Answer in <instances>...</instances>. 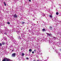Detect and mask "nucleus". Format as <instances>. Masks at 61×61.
Instances as JSON below:
<instances>
[{"label":"nucleus","instance_id":"nucleus-12","mask_svg":"<svg viewBox=\"0 0 61 61\" xmlns=\"http://www.w3.org/2000/svg\"><path fill=\"white\" fill-rule=\"evenodd\" d=\"M19 39H21V38H20V37H19Z\"/></svg>","mask_w":61,"mask_h":61},{"label":"nucleus","instance_id":"nucleus-11","mask_svg":"<svg viewBox=\"0 0 61 61\" xmlns=\"http://www.w3.org/2000/svg\"><path fill=\"white\" fill-rule=\"evenodd\" d=\"M24 55H25L24 54V53H22V56H24Z\"/></svg>","mask_w":61,"mask_h":61},{"label":"nucleus","instance_id":"nucleus-24","mask_svg":"<svg viewBox=\"0 0 61 61\" xmlns=\"http://www.w3.org/2000/svg\"><path fill=\"white\" fill-rule=\"evenodd\" d=\"M37 61H39L37 60Z\"/></svg>","mask_w":61,"mask_h":61},{"label":"nucleus","instance_id":"nucleus-14","mask_svg":"<svg viewBox=\"0 0 61 61\" xmlns=\"http://www.w3.org/2000/svg\"><path fill=\"white\" fill-rule=\"evenodd\" d=\"M2 44L1 43H0V46H2Z\"/></svg>","mask_w":61,"mask_h":61},{"label":"nucleus","instance_id":"nucleus-23","mask_svg":"<svg viewBox=\"0 0 61 61\" xmlns=\"http://www.w3.org/2000/svg\"><path fill=\"white\" fill-rule=\"evenodd\" d=\"M13 50H12V51H13Z\"/></svg>","mask_w":61,"mask_h":61},{"label":"nucleus","instance_id":"nucleus-15","mask_svg":"<svg viewBox=\"0 0 61 61\" xmlns=\"http://www.w3.org/2000/svg\"><path fill=\"white\" fill-rule=\"evenodd\" d=\"M53 39H56V38L55 37H54Z\"/></svg>","mask_w":61,"mask_h":61},{"label":"nucleus","instance_id":"nucleus-2","mask_svg":"<svg viewBox=\"0 0 61 61\" xmlns=\"http://www.w3.org/2000/svg\"><path fill=\"white\" fill-rule=\"evenodd\" d=\"M13 17L14 18H16V17H17V16L16 15V14H15L13 15Z\"/></svg>","mask_w":61,"mask_h":61},{"label":"nucleus","instance_id":"nucleus-18","mask_svg":"<svg viewBox=\"0 0 61 61\" xmlns=\"http://www.w3.org/2000/svg\"><path fill=\"white\" fill-rule=\"evenodd\" d=\"M4 34H5V35H6V32L4 33Z\"/></svg>","mask_w":61,"mask_h":61},{"label":"nucleus","instance_id":"nucleus-8","mask_svg":"<svg viewBox=\"0 0 61 61\" xmlns=\"http://www.w3.org/2000/svg\"><path fill=\"white\" fill-rule=\"evenodd\" d=\"M50 29H52V27H51V26H50Z\"/></svg>","mask_w":61,"mask_h":61},{"label":"nucleus","instance_id":"nucleus-13","mask_svg":"<svg viewBox=\"0 0 61 61\" xmlns=\"http://www.w3.org/2000/svg\"><path fill=\"white\" fill-rule=\"evenodd\" d=\"M50 17H52V16L51 15H50Z\"/></svg>","mask_w":61,"mask_h":61},{"label":"nucleus","instance_id":"nucleus-19","mask_svg":"<svg viewBox=\"0 0 61 61\" xmlns=\"http://www.w3.org/2000/svg\"><path fill=\"white\" fill-rule=\"evenodd\" d=\"M26 59H29V58H26Z\"/></svg>","mask_w":61,"mask_h":61},{"label":"nucleus","instance_id":"nucleus-9","mask_svg":"<svg viewBox=\"0 0 61 61\" xmlns=\"http://www.w3.org/2000/svg\"><path fill=\"white\" fill-rule=\"evenodd\" d=\"M58 14H59V13H58V12H57L56 13V15H58Z\"/></svg>","mask_w":61,"mask_h":61},{"label":"nucleus","instance_id":"nucleus-20","mask_svg":"<svg viewBox=\"0 0 61 61\" xmlns=\"http://www.w3.org/2000/svg\"><path fill=\"white\" fill-rule=\"evenodd\" d=\"M24 23H25V22H23L22 23V24H24Z\"/></svg>","mask_w":61,"mask_h":61},{"label":"nucleus","instance_id":"nucleus-22","mask_svg":"<svg viewBox=\"0 0 61 61\" xmlns=\"http://www.w3.org/2000/svg\"><path fill=\"white\" fill-rule=\"evenodd\" d=\"M34 51L35 52H36V49L34 50Z\"/></svg>","mask_w":61,"mask_h":61},{"label":"nucleus","instance_id":"nucleus-17","mask_svg":"<svg viewBox=\"0 0 61 61\" xmlns=\"http://www.w3.org/2000/svg\"><path fill=\"white\" fill-rule=\"evenodd\" d=\"M32 54H34V51H33L32 52Z\"/></svg>","mask_w":61,"mask_h":61},{"label":"nucleus","instance_id":"nucleus-16","mask_svg":"<svg viewBox=\"0 0 61 61\" xmlns=\"http://www.w3.org/2000/svg\"><path fill=\"white\" fill-rule=\"evenodd\" d=\"M7 23L9 24V25L10 24V22H8Z\"/></svg>","mask_w":61,"mask_h":61},{"label":"nucleus","instance_id":"nucleus-21","mask_svg":"<svg viewBox=\"0 0 61 61\" xmlns=\"http://www.w3.org/2000/svg\"><path fill=\"white\" fill-rule=\"evenodd\" d=\"M29 2H31V0H29Z\"/></svg>","mask_w":61,"mask_h":61},{"label":"nucleus","instance_id":"nucleus-5","mask_svg":"<svg viewBox=\"0 0 61 61\" xmlns=\"http://www.w3.org/2000/svg\"><path fill=\"white\" fill-rule=\"evenodd\" d=\"M42 31H46V29H42Z\"/></svg>","mask_w":61,"mask_h":61},{"label":"nucleus","instance_id":"nucleus-7","mask_svg":"<svg viewBox=\"0 0 61 61\" xmlns=\"http://www.w3.org/2000/svg\"><path fill=\"white\" fill-rule=\"evenodd\" d=\"M4 5L5 6H6V4L5 3V2H4Z\"/></svg>","mask_w":61,"mask_h":61},{"label":"nucleus","instance_id":"nucleus-1","mask_svg":"<svg viewBox=\"0 0 61 61\" xmlns=\"http://www.w3.org/2000/svg\"><path fill=\"white\" fill-rule=\"evenodd\" d=\"M10 60L9 59H8L7 58H4L2 61H9Z\"/></svg>","mask_w":61,"mask_h":61},{"label":"nucleus","instance_id":"nucleus-10","mask_svg":"<svg viewBox=\"0 0 61 61\" xmlns=\"http://www.w3.org/2000/svg\"><path fill=\"white\" fill-rule=\"evenodd\" d=\"M5 43L4 42L2 43V45H5Z\"/></svg>","mask_w":61,"mask_h":61},{"label":"nucleus","instance_id":"nucleus-3","mask_svg":"<svg viewBox=\"0 0 61 61\" xmlns=\"http://www.w3.org/2000/svg\"><path fill=\"white\" fill-rule=\"evenodd\" d=\"M15 53H13L12 55V57H15Z\"/></svg>","mask_w":61,"mask_h":61},{"label":"nucleus","instance_id":"nucleus-25","mask_svg":"<svg viewBox=\"0 0 61 61\" xmlns=\"http://www.w3.org/2000/svg\"><path fill=\"white\" fill-rule=\"evenodd\" d=\"M60 50H61V49H60Z\"/></svg>","mask_w":61,"mask_h":61},{"label":"nucleus","instance_id":"nucleus-6","mask_svg":"<svg viewBox=\"0 0 61 61\" xmlns=\"http://www.w3.org/2000/svg\"><path fill=\"white\" fill-rule=\"evenodd\" d=\"M32 50L31 49H30L29 50V52H32Z\"/></svg>","mask_w":61,"mask_h":61},{"label":"nucleus","instance_id":"nucleus-4","mask_svg":"<svg viewBox=\"0 0 61 61\" xmlns=\"http://www.w3.org/2000/svg\"><path fill=\"white\" fill-rule=\"evenodd\" d=\"M47 35H48L50 36H51V34H49L48 33H47Z\"/></svg>","mask_w":61,"mask_h":61}]
</instances>
